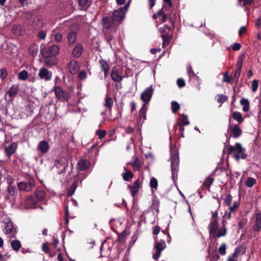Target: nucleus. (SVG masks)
Segmentation results:
<instances>
[{
  "label": "nucleus",
  "instance_id": "nucleus-54",
  "mask_svg": "<svg viewBox=\"0 0 261 261\" xmlns=\"http://www.w3.org/2000/svg\"><path fill=\"white\" fill-rule=\"evenodd\" d=\"M178 126H179V132L180 133V137H184V127L183 125L177 123V124L175 125L173 127L175 129V131H176L178 128Z\"/></svg>",
  "mask_w": 261,
  "mask_h": 261
},
{
  "label": "nucleus",
  "instance_id": "nucleus-5",
  "mask_svg": "<svg viewBox=\"0 0 261 261\" xmlns=\"http://www.w3.org/2000/svg\"><path fill=\"white\" fill-rule=\"evenodd\" d=\"M60 51V47L58 45L53 44L48 46H44L41 48L40 53L43 57H47L48 56H57Z\"/></svg>",
  "mask_w": 261,
  "mask_h": 261
},
{
  "label": "nucleus",
  "instance_id": "nucleus-56",
  "mask_svg": "<svg viewBox=\"0 0 261 261\" xmlns=\"http://www.w3.org/2000/svg\"><path fill=\"white\" fill-rule=\"evenodd\" d=\"M232 201V196L231 194H228L224 200V204L229 206Z\"/></svg>",
  "mask_w": 261,
  "mask_h": 261
},
{
  "label": "nucleus",
  "instance_id": "nucleus-23",
  "mask_svg": "<svg viewBox=\"0 0 261 261\" xmlns=\"http://www.w3.org/2000/svg\"><path fill=\"white\" fill-rule=\"evenodd\" d=\"M45 65L48 67H52L58 63V59L56 56H48L47 57H43Z\"/></svg>",
  "mask_w": 261,
  "mask_h": 261
},
{
  "label": "nucleus",
  "instance_id": "nucleus-10",
  "mask_svg": "<svg viewBox=\"0 0 261 261\" xmlns=\"http://www.w3.org/2000/svg\"><path fill=\"white\" fill-rule=\"evenodd\" d=\"M103 29L102 30H113L116 29L118 25L117 23L111 18V16L104 17L102 20Z\"/></svg>",
  "mask_w": 261,
  "mask_h": 261
},
{
  "label": "nucleus",
  "instance_id": "nucleus-14",
  "mask_svg": "<svg viewBox=\"0 0 261 261\" xmlns=\"http://www.w3.org/2000/svg\"><path fill=\"white\" fill-rule=\"evenodd\" d=\"M160 32L162 33L161 37L163 39V47H165L170 43L172 37V34L166 32L164 28H160Z\"/></svg>",
  "mask_w": 261,
  "mask_h": 261
},
{
  "label": "nucleus",
  "instance_id": "nucleus-15",
  "mask_svg": "<svg viewBox=\"0 0 261 261\" xmlns=\"http://www.w3.org/2000/svg\"><path fill=\"white\" fill-rule=\"evenodd\" d=\"M160 16L162 17L161 20L162 23L165 22L167 19H169L171 27L174 28L175 20L176 19V16L175 14H170V15H169V14H166L164 12V11L162 9V14H161Z\"/></svg>",
  "mask_w": 261,
  "mask_h": 261
},
{
  "label": "nucleus",
  "instance_id": "nucleus-37",
  "mask_svg": "<svg viewBox=\"0 0 261 261\" xmlns=\"http://www.w3.org/2000/svg\"><path fill=\"white\" fill-rule=\"evenodd\" d=\"M208 255L207 256V258H210V261H218L220 258V255L219 253L217 252V250H215L214 252L211 255L210 251L208 249L207 250Z\"/></svg>",
  "mask_w": 261,
  "mask_h": 261
},
{
  "label": "nucleus",
  "instance_id": "nucleus-24",
  "mask_svg": "<svg viewBox=\"0 0 261 261\" xmlns=\"http://www.w3.org/2000/svg\"><path fill=\"white\" fill-rule=\"evenodd\" d=\"M35 197L38 200L39 202L42 201L44 200L46 193L45 191L41 187H37L35 190L34 193Z\"/></svg>",
  "mask_w": 261,
  "mask_h": 261
},
{
  "label": "nucleus",
  "instance_id": "nucleus-55",
  "mask_svg": "<svg viewBox=\"0 0 261 261\" xmlns=\"http://www.w3.org/2000/svg\"><path fill=\"white\" fill-rule=\"evenodd\" d=\"M182 116V118L180 119V122L178 123L183 125H187L189 124L190 122L188 120L187 116L183 114Z\"/></svg>",
  "mask_w": 261,
  "mask_h": 261
},
{
  "label": "nucleus",
  "instance_id": "nucleus-22",
  "mask_svg": "<svg viewBox=\"0 0 261 261\" xmlns=\"http://www.w3.org/2000/svg\"><path fill=\"white\" fill-rule=\"evenodd\" d=\"M67 39L69 46L73 45L77 40V34L74 31H70L67 35Z\"/></svg>",
  "mask_w": 261,
  "mask_h": 261
},
{
  "label": "nucleus",
  "instance_id": "nucleus-13",
  "mask_svg": "<svg viewBox=\"0 0 261 261\" xmlns=\"http://www.w3.org/2000/svg\"><path fill=\"white\" fill-rule=\"evenodd\" d=\"M55 166L57 168H60L61 172H65L68 167V161L66 158H61L55 161Z\"/></svg>",
  "mask_w": 261,
  "mask_h": 261
},
{
  "label": "nucleus",
  "instance_id": "nucleus-48",
  "mask_svg": "<svg viewBox=\"0 0 261 261\" xmlns=\"http://www.w3.org/2000/svg\"><path fill=\"white\" fill-rule=\"evenodd\" d=\"M18 77L19 80L25 81L28 77V72L25 70L20 71L18 74Z\"/></svg>",
  "mask_w": 261,
  "mask_h": 261
},
{
  "label": "nucleus",
  "instance_id": "nucleus-25",
  "mask_svg": "<svg viewBox=\"0 0 261 261\" xmlns=\"http://www.w3.org/2000/svg\"><path fill=\"white\" fill-rule=\"evenodd\" d=\"M116 29H113V30H102L105 38L110 45L111 44V41H113L114 38V34L116 33Z\"/></svg>",
  "mask_w": 261,
  "mask_h": 261
},
{
  "label": "nucleus",
  "instance_id": "nucleus-36",
  "mask_svg": "<svg viewBox=\"0 0 261 261\" xmlns=\"http://www.w3.org/2000/svg\"><path fill=\"white\" fill-rule=\"evenodd\" d=\"M149 186L152 192H154L156 191L158 187V181L157 179L154 177H152L150 180Z\"/></svg>",
  "mask_w": 261,
  "mask_h": 261
},
{
  "label": "nucleus",
  "instance_id": "nucleus-60",
  "mask_svg": "<svg viewBox=\"0 0 261 261\" xmlns=\"http://www.w3.org/2000/svg\"><path fill=\"white\" fill-rule=\"evenodd\" d=\"M76 187V184L74 182L70 186V189L68 191L67 195L68 196H71L73 194V193H74V191L75 190Z\"/></svg>",
  "mask_w": 261,
  "mask_h": 261
},
{
  "label": "nucleus",
  "instance_id": "nucleus-63",
  "mask_svg": "<svg viewBox=\"0 0 261 261\" xmlns=\"http://www.w3.org/2000/svg\"><path fill=\"white\" fill-rule=\"evenodd\" d=\"M247 32V28L245 26L241 27L238 32L239 37H242Z\"/></svg>",
  "mask_w": 261,
  "mask_h": 261
},
{
  "label": "nucleus",
  "instance_id": "nucleus-26",
  "mask_svg": "<svg viewBox=\"0 0 261 261\" xmlns=\"http://www.w3.org/2000/svg\"><path fill=\"white\" fill-rule=\"evenodd\" d=\"M39 201L35 197V195H32L28 197L25 200L26 205L30 207H34Z\"/></svg>",
  "mask_w": 261,
  "mask_h": 261
},
{
  "label": "nucleus",
  "instance_id": "nucleus-17",
  "mask_svg": "<svg viewBox=\"0 0 261 261\" xmlns=\"http://www.w3.org/2000/svg\"><path fill=\"white\" fill-rule=\"evenodd\" d=\"M243 59L242 58V57H240L239 60H238L237 63V69L234 74L233 77L232 78V80H234L236 84L238 83L239 77L241 74L243 65Z\"/></svg>",
  "mask_w": 261,
  "mask_h": 261
},
{
  "label": "nucleus",
  "instance_id": "nucleus-11",
  "mask_svg": "<svg viewBox=\"0 0 261 261\" xmlns=\"http://www.w3.org/2000/svg\"><path fill=\"white\" fill-rule=\"evenodd\" d=\"M38 76L40 80L47 82L51 80L53 74L45 67H42L39 70Z\"/></svg>",
  "mask_w": 261,
  "mask_h": 261
},
{
  "label": "nucleus",
  "instance_id": "nucleus-3",
  "mask_svg": "<svg viewBox=\"0 0 261 261\" xmlns=\"http://www.w3.org/2000/svg\"><path fill=\"white\" fill-rule=\"evenodd\" d=\"M171 166L172 171V178L174 182L177 179V173L178 171L179 157L178 153L176 150L173 151L171 153Z\"/></svg>",
  "mask_w": 261,
  "mask_h": 261
},
{
  "label": "nucleus",
  "instance_id": "nucleus-27",
  "mask_svg": "<svg viewBox=\"0 0 261 261\" xmlns=\"http://www.w3.org/2000/svg\"><path fill=\"white\" fill-rule=\"evenodd\" d=\"M255 217V220L253 226V229L255 231H259L261 229V213H256Z\"/></svg>",
  "mask_w": 261,
  "mask_h": 261
},
{
  "label": "nucleus",
  "instance_id": "nucleus-57",
  "mask_svg": "<svg viewBox=\"0 0 261 261\" xmlns=\"http://www.w3.org/2000/svg\"><path fill=\"white\" fill-rule=\"evenodd\" d=\"M226 245L225 243H222L218 249L219 253L224 255L226 254Z\"/></svg>",
  "mask_w": 261,
  "mask_h": 261
},
{
  "label": "nucleus",
  "instance_id": "nucleus-40",
  "mask_svg": "<svg viewBox=\"0 0 261 261\" xmlns=\"http://www.w3.org/2000/svg\"><path fill=\"white\" fill-rule=\"evenodd\" d=\"M13 223L12 221L9 220L5 223V229L6 234H10L13 230Z\"/></svg>",
  "mask_w": 261,
  "mask_h": 261
},
{
  "label": "nucleus",
  "instance_id": "nucleus-18",
  "mask_svg": "<svg viewBox=\"0 0 261 261\" xmlns=\"http://www.w3.org/2000/svg\"><path fill=\"white\" fill-rule=\"evenodd\" d=\"M17 143L13 142L9 146L5 148V153L6 155L10 158L16 151L17 148Z\"/></svg>",
  "mask_w": 261,
  "mask_h": 261
},
{
  "label": "nucleus",
  "instance_id": "nucleus-16",
  "mask_svg": "<svg viewBox=\"0 0 261 261\" xmlns=\"http://www.w3.org/2000/svg\"><path fill=\"white\" fill-rule=\"evenodd\" d=\"M19 91V85L18 84H13L6 92V95H7L9 100H13L17 95Z\"/></svg>",
  "mask_w": 261,
  "mask_h": 261
},
{
  "label": "nucleus",
  "instance_id": "nucleus-1",
  "mask_svg": "<svg viewBox=\"0 0 261 261\" xmlns=\"http://www.w3.org/2000/svg\"><path fill=\"white\" fill-rule=\"evenodd\" d=\"M225 222V221L223 220L222 226L218 229V220H212L211 221L208 225L210 239L216 240L217 238L225 237L226 235L227 229L224 224Z\"/></svg>",
  "mask_w": 261,
  "mask_h": 261
},
{
  "label": "nucleus",
  "instance_id": "nucleus-2",
  "mask_svg": "<svg viewBox=\"0 0 261 261\" xmlns=\"http://www.w3.org/2000/svg\"><path fill=\"white\" fill-rule=\"evenodd\" d=\"M227 151L228 155L236 151V152L233 154V157L238 161L241 159H245L247 156L245 153L246 149L243 147L240 143H236L234 146L229 145Z\"/></svg>",
  "mask_w": 261,
  "mask_h": 261
},
{
  "label": "nucleus",
  "instance_id": "nucleus-30",
  "mask_svg": "<svg viewBox=\"0 0 261 261\" xmlns=\"http://www.w3.org/2000/svg\"><path fill=\"white\" fill-rule=\"evenodd\" d=\"M12 32L17 36H22L24 34V30L21 25L15 24L12 28Z\"/></svg>",
  "mask_w": 261,
  "mask_h": 261
},
{
  "label": "nucleus",
  "instance_id": "nucleus-45",
  "mask_svg": "<svg viewBox=\"0 0 261 261\" xmlns=\"http://www.w3.org/2000/svg\"><path fill=\"white\" fill-rule=\"evenodd\" d=\"M105 100V102L104 106L107 108L110 109V110L111 111L112 107L113 105V100L112 98L107 96Z\"/></svg>",
  "mask_w": 261,
  "mask_h": 261
},
{
  "label": "nucleus",
  "instance_id": "nucleus-46",
  "mask_svg": "<svg viewBox=\"0 0 261 261\" xmlns=\"http://www.w3.org/2000/svg\"><path fill=\"white\" fill-rule=\"evenodd\" d=\"M8 193L10 196H15L17 193V190L15 186H13L11 185H9L7 190Z\"/></svg>",
  "mask_w": 261,
  "mask_h": 261
},
{
  "label": "nucleus",
  "instance_id": "nucleus-21",
  "mask_svg": "<svg viewBox=\"0 0 261 261\" xmlns=\"http://www.w3.org/2000/svg\"><path fill=\"white\" fill-rule=\"evenodd\" d=\"M140 179H137L133 184V185H128V188L130 191L132 196L134 197L137 193L139 191L140 187Z\"/></svg>",
  "mask_w": 261,
  "mask_h": 261
},
{
  "label": "nucleus",
  "instance_id": "nucleus-8",
  "mask_svg": "<svg viewBox=\"0 0 261 261\" xmlns=\"http://www.w3.org/2000/svg\"><path fill=\"white\" fill-rule=\"evenodd\" d=\"M54 91L55 92L56 97L60 99L62 101L68 102L70 98V95L69 93L65 90H63L61 87L59 86H55L54 87Z\"/></svg>",
  "mask_w": 261,
  "mask_h": 261
},
{
  "label": "nucleus",
  "instance_id": "nucleus-49",
  "mask_svg": "<svg viewBox=\"0 0 261 261\" xmlns=\"http://www.w3.org/2000/svg\"><path fill=\"white\" fill-rule=\"evenodd\" d=\"M33 25L35 29H40L43 25V23L41 20L39 18H35L33 21Z\"/></svg>",
  "mask_w": 261,
  "mask_h": 261
},
{
  "label": "nucleus",
  "instance_id": "nucleus-42",
  "mask_svg": "<svg viewBox=\"0 0 261 261\" xmlns=\"http://www.w3.org/2000/svg\"><path fill=\"white\" fill-rule=\"evenodd\" d=\"M99 64L100 66V68L102 71L109 70V64L108 62L103 59L100 60Z\"/></svg>",
  "mask_w": 261,
  "mask_h": 261
},
{
  "label": "nucleus",
  "instance_id": "nucleus-53",
  "mask_svg": "<svg viewBox=\"0 0 261 261\" xmlns=\"http://www.w3.org/2000/svg\"><path fill=\"white\" fill-rule=\"evenodd\" d=\"M159 205L160 201L157 199H153L152 202L151 207L152 209L155 210L158 213L159 212Z\"/></svg>",
  "mask_w": 261,
  "mask_h": 261
},
{
  "label": "nucleus",
  "instance_id": "nucleus-39",
  "mask_svg": "<svg viewBox=\"0 0 261 261\" xmlns=\"http://www.w3.org/2000/svg\"><path fill=\"white\" fill-rule=\"evenodd\" d=\"M38 51V46L35 44H32L29 47V54L30 55L33 57H35Z\"/></svg>",
  "mask_w": 261,
  "mask_h": 261
},
{
  "label": "nucleus",
  "instance_id": "nucleus-7",
  "mask_svg": "<svg viewBox=\"0 0 261 261\" xmlns=\"http://www.w3.org/2000/svg\"><path fill=\"white\" fill-rule=\"evenodd\" d=\"M231 118H229L227 129V132H230L229 138H238L242 135V130L238 124H232L231 123Z\"/></svg>",
  "mask_w": 261,
  "mask_h": 261
},
{
  "label": "nucleus",
  "instance_id": "nucleus-33",
  "mask_svg": "<svg viewBox=\"0 0 261 261\" xmlns=\"http://www.w3.org/2000/svg\"><path fill=\"white\" fill-rule=\"evenodd\" d=\"M126 170L125 172L122 173V176L124 180L126 181H129L134 177V173L132 171L124 168Z\"/></svg>",
  "mask_w": 261,
  "mask_h": 261
},
{
  "label": "nucleus",
  "instance_id": "nucleus-58",
  "mask_svg": "<svg viewBox=\"0 0 261 261\" xmlns=\"http://www.w3.org/2000/svg\"><path fill=\"white\" fill-rule=\"evenodd\" d=\"M96 134L98 136L100 139H103L107 134V131L105 130H97Z\"/></svg>",
  "mask_w": 261,
  "mask_h": 261
},
{
  "label": "nucleus",
  "instance_id": "nucleus-6",
  "mask_svg": "<svg viewBox=\"0 0 261 261\" xmlns=\"http://www.w3.org/2000/svg\"><path fill=\"white\" fill-rule=\"evenodd\" d=\"M35 186V182L33 177L29 176L26 181H21L17 183V187L19 190L30 192Z\"/></svg>",
  "mask_w": 261,
  "mask_h": 261
},
{
  "label": "nucleus",
  "instance_id": "nucleus-44",
  "mask_svg": "<svg viewBox=\"0 0 261 261\" xmlns=\"http://www.w3.org/2000/svg\"><path fill=\"white\" fill-rule=\"evenodd\" d=\"M146 103H144L142 106V108L140 110L138 114L139 118H142L143 119H146Z\"/></svg>",
  "mask_w": 261,
  "mask_h": 261
},
{
  "label": "nucleus",
  "instance_id": "nucleus-12",
  "mask_svg": "<svg viewBox=\"0 0 261 261\" xmlns=\"http://www.w3.org/2000/svg\"><path fill=\"white\" fill-rule=\"evenodd\" d=\"M154 89L152 86L147 88L141 94V99L146 103L149 102L153 95Z\"/></svg>",
  "mask_w": 261,
  "mask_h": 261
},
{
  "label": "nucleus",
  "instance_id": "nucleus-34",
  "mask_svg": "<svg viewBox=\"0 0 261 261\" xmlns=\"http://www.w3.org/2000/svg\"><path fill=\"white\" fill-rule=\"evenodd\" d=\"M10 245L12 249L16 252H18L22 246L21 242L18 240L11 241Z\"/></svg>",
  "mask_w": 261,
  "mask_h": 261
},
{
  "label": "nucleus",
  "instance_id": "nucleus-28",
  "mask_svg": "<svg viewBox=\"0 0 261 261\" xmlns=\"http://www.w3.org/2000/svg\"><path fill=\"white\" fill-rule=\"evenodd\" d=\"M111 76L112 79L115 82H120L123 79V77L120 75L118 70L116 67L113 68L111 73Z\"/></svg>",
  "mask_w": 261,
  "mask_h": 261
},
{
  "label": "nucleus",
  "instance_id": "nucleus-29",
  "mask_svg": "<svg viewBox=\"0 0 261 261\" xmlns=\"http://www.w3.org/2000/svg\"><path fill=\"white\" fill-rule=\"evenodd\" d=\"M83 51V47L81 43H77L75 45L72 54L74 58H79Z\"/></svg>",
  "mask_w": 261,
  "mask_h": 261
},
{
  "label": "nucleus",
  "instance_id": "nucleus-41",
  "mask_svg": "<svg viewBox=\"0 0 261 261\" xmlns=\"http://www.w3.org/2000/svg\"><path fill=\"white\" fill-rule=\"evenodd\" d=\"M129 164L134 166L135 170H140L141 168L140 161L137 157H135L134 161L132 163H129Z\"/></svg>",
  "mask_w": 261,
  "mask_h": 261
},
{
  "label": "nucleus",
  "instance_id": "nucleus-47",
  "mask_svg": "<svg viewBox=\"0 0 261 261\" xmlns=\"http://www.w3.org/2000/svg\"><path fill=\"white\" fill-rule=\"evenodd\" d=\"M171 110L173 113H176L180 109L179 104L176 101H172L171 103Z\"/></svg>",
  "mask_w": 261,
  "mask_h": 261
},
{
  "label": "nucleus",
  "instance_id": "nucleus-64",
  "mask_svg": "<svg viewBox=\"0 0 261 261\" xmlns=\"http://www.w3.org/2000/svg\"><path fill=\"white\" fill-rule=\"evenodd\" d=\"M258 81L257 80H254L252 81V84H251L252 90L253 92L256 91L258 88Z\"/></svg>",
  "mask_w": 261,
  "mask_h": 261
},
{
  "label": "nucleus",
  "instance_id": "nucleus-52",
  "mask_svg": "<svg viewBox=\"0 0 261 261\" xmlns=\"http://www.w3.org/2000/svg\"><path fill=\"white\" fill-rule=\"evenodd\" d=\"M244 252L245 251L243 250V248L242 246H239L236 248L232 255L233 257H237L240 254H243Z\"/></svg>",
  "mask_w": 261,
  "mask_h": 261
},
{
  "label": "nucleus",
  "instance_id": "nucleus-4",
  "mask_svg": "<svg viewBox=\"0 0 261 261\" xmlns=\"http://www.w3.org/2000/svg\"><path fill=\"white\" fill-rule=\"evenodd\" d=\"M129 2L127 3L124 7H121L113 12L111 18L119 25L125 17V15L127 11Z\"/></svg>",
  "mask_w": 261,
  "mask_h": 261
},
{
  "label": "nucleus",
  "instance_id": "nucleus-20",
  "mask_svg": "<svg viewBox=\"0 0 261 261\" xmlns=\"http://www.w3.org/2000/svg\"><path fill=\"white\" fill-rule=\"evenodd\" d=\"M90 162L88 160L82 158L77 162V167L80 171H85L90 166Z\"/></svg>",
  "mask_w": 261,
  "mask_h": 261
},
{
  "label": "nucleus",
  "instance_id": "nucleus-59",
  "mask_svg": "<svg viewBox=\"0 0 261 261\" xmlns=\"http://www.w3.org/2000/svg\"><path fill=\"white\" fill-rule=\"evenodd\" d=\"M78 3L81 7H88L90 5L89 0H78Z\"/></svg>",
  "mask_w": 261,
  "mask_h": 261
},
{
  "label": "nucleus",
  "instance_id": "nucleus-62",
  "mask_svg": "<svg viewBox=\"0 0 261 261\" xmlns=\"http://www.w3.org/2000/svg\"><path fill=\"white\" fill-rule=\"evenodd\" d=\"M227 100V97L225 95L221 94L218 96L217 101L219 103H223Z\"/></svg>",
  "mask_w": 261,
  "mask_h": 261
},
{
  "label": "nucleus",
  "instance_id": "nucleus-43",
  "mask_svg": "<svg viewBox=\"0 0 261 261\" xmlns=\"http://www.w3.org/2000/svg\"><path fill=\"white\" fill-rule=\"evenodd\" d=\"M214 181V178L211 176H208L204 181L203 185L206 189H209L211 186L213 184Z\"/></svg>",
  "mask_w": 261,
  "mask_h": 261
},
{
  "label": "nucleus",
  "instance_id": "nucleus-32",
  "mask_svg": "<svg viewBox=\"0 0 261 261\" xmlns=\"http://www.w3.org/2000/svg\"><path fill=\"white\" fill-rule=\"evenodd\" d=\"M231 117L235 120L237 121L239 123H242L244 120V118L242 116L241 113L237 111L232 112V113L230 115L229 118H231Z\"/></svg>",
  "mask_w": 261,
  "mask_h": 261
},
{
  "label": "nucleus",
  "instance_id": "nucleus-61",
  "mask_svg": "<svg viewBox=\"0 0 261 261\" xmlns=\"http://www.w3.org/2000/svg\"><path fill=\"white\" fill-rule=\"evenodd\" d=\"M187 73L189 76H194L195 74L192 69V67L190 64L187 65Z\"/></svg>",
  "mask_w": 261,
  "mask_h": 261
},
{
  "label": "nucleus",
  "instance_id": "nucleus-19",
  "mask_svg": "<svg viewBox=\"0 0 261 261\" xmlns=\"http://www.w3.org/2000/svg\"><path fill=\"white\" fill-rule=\"evenodd\" d=\"M68 68L71 74H76L80 69L79 62L74 60H71L68 64Z\"/></svg>",
  "mask_w": 261,
  "mask_h": 261
},
{
  "label": "nucleus",
  "instance_id": "nucleus-31",
  "mask_svg": "<svg viewBox=\"0 0 261 261\" xmlns=\"http://www.w3.org/2000/svg\"><path fill=\"white\" fill-rule=\"evenodd\" d=\"M38 148L42 153H46L49 149V145L48 142L45 140L40 142Z\"/></svg>",
  "mask_w": 261,
  "mask_h": 261
},
{
  "label": "nucleus",
  "instance_id": "nucleus-35",
  "mask_svg": "<svg viewBox=\"0 0 261 261\" xmlns=\"http://www.w3.org/2000/svg\"><path fill=\"white\" fill-rule=\"evenodd\" d=\"M240 104L243 106L242 110L244 112H247L250 108V103L248 99L242 98L240 100Z\"/></svg>",
  "mask_w": 261,
  "mask_h": 261
},
{
  "label": "nucleus",
  "instance_id": "nucleus-50",
  "mask_svg": "<svg viewBox=\"0 0 261 261\" xmlns=\"http://www.w3.org/2000/svg\"><path fill=\"white\" fill-rule=\"evenodd\" d=\"M256 184V179L252 177H248L245 182L246 186L248 188L252 187Z\"/></svg>",
  "mask_w": 261,
  "mask_h": 261
},
{
  "label": "nucleus",
  "instance_id": "nucleus-9",
  "mask_svg": "<svg viewBox=\"0 0 261 261\" xmlns=\"http://www.w3.org/2000/svg\"><path fill=\"white\" fill-rule=\"evenodd\" d=\"M166 247V244L164 240L161 239L159 241H155L154 248L156 250V252L153 254V258L158 260L161 256L162 251Z\"/></svg>",
  "mask_w": 261,
  "mask_h": 261
},
{
  "label": "nucleus",
  "instance_id": "nucleus-38",
  "mask_svg": "<svg viewBox=\"0 0 261 261\" xmlns=\"http://www.w3.org/2000/svg\"><path fill=\"white\" fill-rule=\"evenodd\" d=\"M238 5L242 7L248 9V6H251L254 3V0H237Z\"/></svg>",
  "mask_w": 261,
  "mask_h": 261
},
{
  "label": "nucleus",
  "instance_id": "nucleus-51",
  "mask_svg": "<svg viewBox=\"0 0 261 261\" xmlns=\"http://www.w3.org/2000/svg\"><path fill=\"white\" fill-rule=\"evenodd\" d=\"M232 78L229 75L228 71H226L223 73L222 82L226 83H230Z\"/></svg>",
  "mask_w": 261,
  "mask_h": 261
}]
</instances>
